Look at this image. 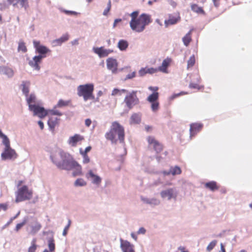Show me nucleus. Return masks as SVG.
Here are the masks:
<instances>
[{
	"mask_svg": "<svg viewBox=\"0 0 252 252\" xmlns=\"http://www.w3.org/2000/svg\"><path fill=\"white\" fill-rule=\"evenodd\" d=\"M71 220H68V224L65 227V228H64L63 229V236H66L67 233V232H68V230L70 226V225H71Z\"/></svg>",
	"mask_w": 252,
	"mask_h": 252,
	"instance_id": "obj_47",
	"label": "nucleus"
},
{
	"mask_svg": "<svg viewBox=\"0 0 252 252\" xmlns=\"http://www.w3.org/2000/svg\"><path fill=\"white\" fill-rule=\"evenodd\" d=\"M37 249V245L36 244V240L33 239L32 241L31 246L28 249V252H35Z\"/></svg>",
	"mask_w": 252,
	"mask_h": 252,
	"instance_id": "obj_41",
	"label": "nucleus"
},
{
	"mask_svg": "<svg viewBox=\"0 0 252 252\" xmlns=\"http://www.w3.org/2000/svg\"><path fill=\"white\" fill-rule=\"evenodd\" d=\"M83 140H84V138L83 136L78 134H75L69 138L68 143L71 146L75 147L78 143Z\"/></svg>",
	"mask_w": 252,
	"mask_h": 252,
	"instance_id": "obj_18",
	"label": "nucleus"
},
{
	"mask_svg": "<svg viewBox=\"0 0 252 252\" xmlns=\"http://www.w3.org/2000/svg\"><path fill=\"white\" fill-rule=\"evenodd\" d=\"M168 17V19L165 20L164 21L165 27H168L170 25H175L181 20V17L179 14H178L175 16L170 14Z\"/></svg>",
	"mask_w": 252,
	"mask_h": 252,
	"instance_id": "obj_16",
	"label": "nucleus"
},
{
	"mask_svg": "<svg viewBox=\"0 0 252 252\" xmlns=\"http://www.w3.org/2000/svg\"><path fill=\"white\" fill-rule=\"evenodd\" d=\"M41 224L39 222H36L35 226L32 227V229L35 231H38L41 228Z\"/></svg>",
	"mask_w": 252,
	"mask_h": 252,
	"instance_id": "obj_53",
	"label": "nucleus"
},
{
	"mask_svg": "<svg viewBox=\"0 0 252 252\" xmlns=\"http://www.w3.org/2000/svg\"><path fill=\"white\" fill-rule=\"evenodd\" d=\"M189 87L191 89H195L200 90L201 89L200 86L197 83H191L189 84Z\"/></svg>",
	"mask_w": 252,
	"mask_h": 252,
	"instance_id": "obj_51",
	"label": "nucleus"
},
{
	"mask_svg": "<svg viewBox=\"0 0 252 252\" xmlns=\"http://www.w3.org/2000/svg\"><path fill=\"white\" fill-rule=\"evenodd\" d=\"M105 137L112 144H116L118 141L125 143V128L119 123L115 121L112 123L110 129L105 134Z\"/></svg>",
	"mask_w": 252,
	"mask_h": 252,
	"instance_id": "obj_2",
	"label": "nucleus"
},
{
	"mask_svg": "<svg viewBox=\"0 0 252 252\" xmlns=\"http://www.w3.org/2000/svg\"><path fill=\"white\" fill-rule=\"evenodd\" d=\"M18 50L19 51H22L23 53L27 52V49L25 44L23 42H20L18 45Z\"/></svg>",
	"mask_w": 252,
	"mask_h": 252,
	"instance_id": "obj_43",
	"label": "nucleus"
},
{
	"mask_svg": "<svg viewBox=\"0 0 252 252\" xmlns=\"http://www.w3.org/2000/svg\"><path fill=\"white\" fill-rule=\"evenodd\" d=\"M148 89L149 90L153 91V93H158V87L150 86V87H149Z\"/></svg>",
	"mask_w": 252,
	"mask_h": 252,
	"instance_id": "obj_54",
	"label": "nucleus"
},
{
	"mask_svg": "<svg viewBox=\"0 0 252 252\" xmlns=\"http://www.w3.org/2000/svg\"><path fill=\"white\" fill-rule=\"evenodd\" d=\"M71 101L70 100H64L63 99H60L55 106V108L57 107H63L68 106L70 104Z\"/></svg>",
	"mask_w": 252,
	"mask_h": 252,
	"instance_id": "obj_33",
	"label": "nucleus"
},
{
	"mask_svg": "<svg viewBox=\"0 0 252 252\" xmlns=\"http://www.w3.org/2000/svg\"><path fill=\"white\" fill-rule=\"evenodd\" d=\"M181 168L178 166L172 167L170 169L171 174L173 175H179L181 173Z\"/></svg>",
	"mask_w": 252,
	"mask_h": 252,
	"instance_id": "obj_39",
	"label": "nucleus"
},
{
	"mask_svg": "<svg viewBox=\"0 0 252 252\" xmlns=\"http://www.w3.org/2000/svg\"><path fill=\"white\" fill-rule=\"evenodd\" d=\"M160 195L163 198H167L170 200L172 198H175L177 196V192L174 189H168L162 191Z\"/></svg>",
	"mask_w": 252,
	"mask_h": 252,
	"instance_id": "obj_12",
	"label": "nucleus"
},
{
	"mask_svg": "<svg viewBox=\"0 0 252 252\" xmlns=\"http://www.w3.org/2000/svg\"><path fill=\"white\" fill-rule=\"evenodd\" d=\"M157 72H158L157 68L144 67L141 68L139 70L138 73L140 76H144L147 73L152 74Z\"/></svg>",
	"mask_w": 252,
	"mask_h": 252,
	"instance_id": "obj_24",
	"label": "nucleus"
},
{
	"mask_svg": "<svg viewBox=\"0 0 252 252\" xmlns=\"http://www.w3.org/2000/svg\"><path fill=\"white\" fill-rule=\"evenodd\" d=\"M147 140L149 147H151L158 154L162 151L163 149V145L157 140L155 137L149 136L147 138Z\"/></svg>",
	"mask_w": 252,
	"mask_h": 252,
	"instance_id": "obj_8",
	"label": "nucleus"
},
{
	"mask_svg": "<svg viewBox=\"0 0 252 252\" xmlns=\"http://www.w3.org/2000/svg\"><path fill=\"white\" fill-rule=\"evenodd\" d=\"M107 68L111 70L113 73L117 72L118 63L116 59L109 58L106 60Z\"/></svg>",
	"mask_w": 252,
	"mask_h": 252,
	"instance_id": "obj_11",
	"label": "nucleus"
},
{
	"mask_svg": "<svg viewBox=\"0 0 252 252\" xmlns=\"http://www.w3.org/2000/svg\"><path fill=\"white\" fill-rule=\"evenodd\" d=\"M136 94V91H132L127 94L125 98L124 102L129 109H131L134 105L139 103V99L137 96Z\"/></svg>",
	"mask_w": 252,
	"mask_h": 252,
	"instance_id": "obj_7",
	"label": "nucleus"
},
{
	"mask_svg": "<svg viewBox=\"0 0 252 252\" xmlns=\"http://www.w3.org/2000/svg\"><path fill=\"white\" fill-rule=\"evenodd\" d=\"M0 137L2 139L3 144L9 141L8 137L2 132V131L0 129Z\"/></svg>",
	"mask_w": 252,
	"mask_h": 252,
	"instance_id": "obj_48",
	"label": "nucleus"
},
{
	"mask_svg": "<svg viewBox=\"0 0 252 252\" xmlns=\"http://www.w3.org/2000/svg\"><path fill=\"white\" fill-rule=\"evenodd\" d=\"M5 148L3 152L1 154L2 160L15 159L17 157V154L15 151L10 147V141L3 143Z\"/></svg>",
	"mask_w": 252,
	"mask_h": 252,
	"instance_id": "obj_6",
	"label": "nucleus"
},
{
	"mask_svg": "<svg viewBox=\"0 0 252 252\" xmlns=\"http://www.w3.org/2000/svg\"><path fill=\"white\" fill-rule=\"evenodd\" d=\"M220 252H226L224 246L222 243L220 244Z\"/></svg>",
	"mask_w": 252,
	"mask_h": 252,
	"instance_id": "obj_62",
	"label": "nucleus"
},
{
	"mask_svg": "<svg viewBox=\"0 0 252 252\" xmlns=\"http://www.w3.org/2000/svg\"><path fill=\"white\" fill-rule=\"evenodd\" d=\"M158 97L159 93H155L151 94L147 98V101L151 103V109L154 112L157 111L159 109Z\"/></svg>",
	"mask_w": 252,
	"mask_h": 252,
	"instance_id": "obj_9",
	"label": "nucleus"
},
{
	"mask_svg": "<svg viewBox=\"0 0 252 252\" xmlns=\"http://www.w3.org/2000/svg\"><path fill=\"white\" fill-rule=\"evenodd\" d=\"M191 10L198 14L205 15V12L202 7L199 6L196 3H191L190 4Z\"/></svg>",
	"mask_w": 252,
	"mask_h": 252,
	"instance_id": "obj_27",
	"label": "nucleus"
},
{
	"mask_svg": "<svg viewBox=\"0 0 252 252\" xmlns=\"http://www.w3.org/2000/svg\"><path fill=\"white\" fill-rule=\"evenodd\" d=\"M172 62V59L170 58L167 57L165 59L160 66H159L158 68H157L158 71H160L161 72L164 73H168V71L167 70V68L171 64Z\"/></svg>",
	"mask_w": 252,
	"mask_h": 252,
	"instance_id": "obj_14",
	"label": "nucleus"
},
{
	"mask_svg": "<svg viewBox=\"0 0 252 252\" xmlns=\"http://www.w3.org/2000/svg\"><path fill=\"white\" fill-rule=\"evenodd\" d=\"M136 72L133 71L126 76V79H130L135 77Z\"/></svg>",
	"mask_w": 252,
	"mask_h": 252,
	"instance_id": "obj_52",
	"label": "nucleus"
},
{
	"mask_svg": "<svg viewBox=\"0 0 252 252\" xmlns=\"http://www.w3.org/2000/svg\"><path fill=\"white\" fill-rule=\"evenodd\" d=\"M0 74H4L8 78L14 76V71L12 68L6 66H0Z\"/></svg>",
	"mask_w": 252,
	"mask_h": 252,
	"instance_id": "obj_22",
	"label": "nucleus"
},
{
	"mask_svg": "<svg viewBox=\"0 0 252 252\" xmlns=\"http://www.w3.org/2000/svg\"><path fill=\"white\" fill-rule=\"evenodd\" d=\"M48 247L51 252H53L55 250V245L53 239H51L48 241Z\"/></svg>",
	"mask_w": 252,
	"mask_h": 252,
	"instance_id": "obj_44",
	"label": "nucleus"
},
{
	"mask_svg": "<svg viewBox=\"0 0 252 252\" xmlns=\"http://www.w3.org/2000/svg\"><path fill=\"white\" fill-rule=\"evenodd\" d=\"M60 119L51 116L48 121V125L52 132L54 131L55 126L59 125Z\"/></svg>",
	"mask_w": 252,
	"mask_h": 252,
	"instance_id": "obj_25",
	"label": "nucleus"
},
{
	"mask_svg": "<svg viewBox=\"0 0 252 252\" xmlns=\"http://www.w3.org/2000/svg\"><path fill=\"white\" fill-rule=\"evenodd\" d=\"M111 8V2L110 0H109L108 4H107V8L104 10L103 14L104 16H107Z\"/></svg>",
	"mask_w": 252,
	"mask_h": 252,
	"instance_id": "obj_46",
	"label": "nucleus"
},
{
	"mask_svg": "<svg viewBox=\"0 0 252 252\" xmlns=\"http://www.w3.org/2000/svg\"><path fill=\"white\" fill-rule=\"evenodd\" d=\"M69 38V36L67 34L63 35L60 38L57 39L53 41V43L55 46L60 45L62 43L67 41Z\"/></svg>",
	"mask_w": 252,
	"mask_h": 252,
	"instance_id": "obj_30",
	"label": "nucleus"
},
{
	"mask_svg": "<svg viewBox=\"0 0 252 252\" xmlns=\"http://www.w3.org/2000/svg\"><path fill=\"white\" fill-rule=\"evenodd\" d=\"M38 124L40 128L41 129H43L44 128V124L41 121H39L38 122Z\"/></svg>",
	"mask_w": 252,
	"mask_h": 252,
	"instance_id": "obj_61",
	"label": "nucleus"
},
{
	"mask_svg": "<svg viewBox=\"0 0 252 252\" xmlns=\"http://www.w3.org/2000/svg\"><path fill=\"white\" fill-rule=\"evenodd\" d=\"M205 187L213 191L219 189V186L218 185L217 182L215 181H211L206 183L205 184Z\"/></svg>",
	"mask_w": 252,
	"mask_h": 252,
	"instance_id": "obj_28",
	"label": "nucleus"
},
{
	"mask_svg": "<svg viewBox=\"0 0 252 252\" xmlns=\"http://www.w3.org/2000/svg\"><path fill=\"white\" fill-rule=\"evenodd\" d=\"M220 0H213V1L214 2V5L218 7L220 5Z\"/></svg>",
	"mask_w": 252,
	"mask_h": 252,
	"instance_id": "obj_60",
	"label": "nucleus"
},
{
	"mask_svg": "<svg viewBox=\"0 0 252 252\" xmlns=\"http://www.w3.org/2000/svg\"><path fill=\"white\" fill-rule=\"evenodd\" d=\"M92 124V121L90 119H87L85 120V125L86 126L89 127Z\"/></svg>",
	"mask_w": 252,
	"mask_h": 252,
	"instance_id": "obj_58",
	"label": "nucleus"
},
{
	"mask_svg": "<svg viewBox=\"0 0 252 252\" xmlns=\"http://www.w3.org/2000/svg\"><path fill=\"white\" fill-rule=\"evenodd\" d=\"M127 91L125 89L119 90L114 89L112 92V95H121L123 94L127 93Z\"/></svg>",
	"mask_w": 252,
	"mask_h": 252,
	"instance_id": "obj_38",
	"label": "nucleus"
},
{
	"mask_svg": "<svg viewBox=\"0 0 252 252\" xmlns=\"http://www.w3.org/2000/svg\"><path fill=\"white\" fill-rule=\"evenodd\" d=\"M30 110L33 112L34 115H36L40 118H43L48 115V110H45L43 107L38 105L30 106Z\"/></svg>",
	"mask_w": 252,
	"mask_h": 252,
	"instance_id": "obj_10",
	"label": "nucleus"
},
{
	"mask_svg": "<svg viewBox=\"0 0 252 252\" xmlns=\"http://www.w3.org/2000/svg\"><path fill=\"white\" fill-rule=\"evenodd\" d=\"M86 176L88 179L91 178L92 183L94 184L99 185L101 182V178L94 174L92 170L89 171Z\"/></svg>",
	"mask_w": 252,
	"mask_h": 252,
	"instance_id": "obj_21",
	"label": "nucleus"
},
{
	"mask_svg": "<svg viewBox=\"0 0 252 252\" xmlns=\"http://www.w3.org/2000/svg\"><path fill=\"white\" fill-rule=\"evenodd\" d=\"M138 11H135L130 14L131 20L129 22L130 28L137 32H142L146 27L152 22L151 16L147 14L143 13L139 16Z\"/></svg>",
	"mask_w": 252,
	"mask_h": 252,
	"instance_id": "obj_1",
	"label": "nucleus"
},
{
	"mask_svg": "<svg viewBox=\"0 0 252 252\" xmlns=\"http://www.w3.org/2000/svg\"><path fill=\"white\" fill-rule=\"evenodd\" d=\"M217 243V241L216 240L212 241L211 242L209 243V244L208 245L207 247V250L208 252H210L212 251L214 248L215 247Z\"/></svg>",
	"mask_w": 252,
	"mask_h": 252,
	"instance_id": "obj_45",
	"label": "nucleus"
},
{
	"mask_svg": "<svg viewBox=\"0 0 252 252\" xmlns=\"http://www.w3.org/2000/svg\"><path fill=\"white\" fill-rule=\"evenodd\" d=\"M70 155L62 150H59L51 156L52 161L58 168L61 169L70 170L72 169V163L75 162Z\"/></svg>",
	"mask_w": 252,
	"mask_h": 252,
	"instance_id": "obj_3",
	"label": "nucleus"
},
{
	"mask_svg": "<svg viewBox=\"0 0 252 252\" xmlns=\"http://www.w3.org/2000/svg\"><path fill=\"white\" fill-rule=\"evenodd\" d=\"M94 85L93 84L81 85L77 87V94L79 96H82L85 101L93 99L94 98Z\"/></svg>",
	"mask_w": 252,
	"mask_h": 252,
	"instance_id": "obj_4",
	"label": "nucleus"
},
{
	"mask_svg": "<svg viewBox=\"0 0 252 252\" xmlns=\"http://www.w3.org/2000/svg\"><path fill=\"white\" fill-rule=\"evenodd\" d=\"M195 62V59L194 55H192L189 58V60L188 61V68L192 67L194 65Z\"/></svg>",
	"mask_w": 252,
	"mask_h": 252,
	"instance_id": "obj_42",
	"label": "nucleus"
},
{
	"mask_svg": "<svg viewBox=\"0 0 252 252\" xmlns=\"http://www.w3.org/2000/svg\"><path fill=\"white\" fill-rule=\"evenodd\" d=\"M79 153L83 158V163L87 164V163H88L89 162H90V158L89 157L88 154H85V153H83V149L82 148H80Z\"/></svg>",
	"mask_w": 252,
	"mask_h": 252,
	"instance_id": "obj_36",
	"label": "nucleus"
},
{
	"mask_svg": "<svg viewBox=\"0 0 252 252\" xmlns=\"http://www.w3.org/2000/svg\"><path fill=\"white\" fill-rule=\"evenodd\" d=\"M26 220H24L21 223H18L16 226L15 230L16 231H19L26 223Z\"/></svg>",
	"mask_w": 252,
	"mask_h": 252,
	"instance_id": "obj_49",
	"label": "nucleus"
},
{
	"mask_svg": "<svg viewBox=\"0 0 252 252\" xmlns=\"http://www.w3.org/2000/svg\"><path fill=\"white\" fill-rule=\"evenodd\" d=\"M128 42L125 39H121L118 43V47L121 51H125L128 48Z\"/></svg>",
	"mask_w": 252,
	"mask_h": 252,
	"instance_id": "obj_29",
	"label": "nucleus"
},
{
	"mask_svg": "<svg viewBox=\"0 0 252 252\" xmlns=\"http://www.w3.org/2000/svg\"><path fill=\"white\" fill-rule=\"evenodd\" d=\"M92 149V147L89 146L86 148L85 150L83 149V153L88 154Z\"/></svg>",
	"mask_w": 252,
	"mask_h": 252,
	"instance_id": "obj_59",
	"label": "nucleus"
},
{
	"mask_svg": "<svg viewBox=\"0 0 252 252\" xmlns=\"http://www.w3.org/2000/svg\"><path fill=\"white\" fill-rule=\"evenodd\" d=\"M146 233V229L144 227H141L137 231L138 234H144Z\"/></svg>",
	"mask_w": 252,
	"mask_h": 252,
	"instance_id": "obj_55",
	"label": "nucleus"
},
{
	"mask_svg": "<svg viewBox=\"0 0 252 252\" xmlns=\"http://www.w3.org/2000/svg\"><path fill=\"white\" fill-rule=\"evenodd\" d=\"M203 125L199 123H193L190 125V137L194 136L197 132L202 128Z\"/></svg>",
	"mask_w": 252,
	"mask_h": 252,
	"instance_id": "obj_20",
	"label": "nucleus"
},
{
	"mask_svg": "<svg viewBox=\"0 0 252 252\" xmlns=\"http://www.w3.org/2000/svg\"><path fill=\"white\" fill-rule=\"evenodd\" d=\"M33 45L36 51L40 54H44L50 51L46 47L40 45L38 41H33Z\"/></svg>",
	"mask_w": 252,
	"mask_h": 252,
	"instance_id": "obj_23",
	"label": "nucleus"
},
{
	"mask_svg": "<svg viewBox=\"0 0 252 252\" xmlns=\"http://www.w3.org/2000/svg\"><path fill=\"white\" fill-rule=\"evenodd\" d=\"M188 93L187 92H181L179 94H174L173 96H172V98H175L176 97H177L180 95H183V94H187Z\"/></svg>",
	"mask_w": 252,
	"mask_h": 252,
	"instance_id": "obj_57",
	"label": "nucleus"
},
{
	"mask_svg": "<svg viewBox=\"0 0 252 252\" xmlns=\"http://www.w3.org/2000/svg\"><path fill=\"white\" fill-rule=\"evenodd\" d=\"M191 31L190 30L183 38V41L186 46H188L191 40Z\"/></svg>",
	"mask_w": 252,
	"mask_h": 252,
	"instance_id": "obj_32",
	"label": "nucleus"
},
{
	"mask_svg": "<svg viewBox=\"0 0 252 252\" xmlns=\"http://www.w3.org/2000/svg\"><path fill=\"white\" fill-rule=\"evenodd\" d=\"M121 21H122V20L121 19H115V21H114V24H113V27H115L116 26L118 22H121Z\"/></svg>",
	"mask_w": 252,
	"mask_h": 252,
	"instance_id": "obj_63",
	"label": "nucleus"
},
{
	"mask_svg": "<svg viewBox=\"0 0 252 252\" xmlns=\"http://www.w3.org/2000/svg\"><path fill=\"white\" fill-rule=\"evenodd\" d=\"M87 185L86 182L82 178H79L77 179L74 185L75 186L78 187V186H85Z\"/></svg>",
	"mask_w": 252,
	"mask_h": 252,
	"instance_id": "obj_40",
	"label": "nucleus"
},
{
	"mask_svg": "<svg viewBox=\"0 0 252 252\" xmlns=\"http://www.w3.org/2000/svg\"><path fill=\"white\" fill-rule=\"evenodd\" d=\"M57 108H55V106L54 107L53 109H50L48 110V115L50 116H54L57 115L59 116H62L63 114L60 111L56 109Z\"/></svg>",
	"mask_w": 252,
	"mask_h": 252,
	"instance_id": "obj_37",
	"label": "nucleus"
},
{
	"mask_svg": "<svg viewBox=\"0 0 252 252\" xmlns=\"http://www.w3.org/2000/svg\"><path fill=\"white\" fill-rule=\"evenodd\" d=\"M33 192L32 189H29L28 186L24 185L19 187L16 192L15 202L18 203L32 198Z\"/></svg>",
	"mask_w": 252,
	"mask_h": 252,
	"instance_id": "obj_5",
	"label": "nucleus"
},
{
	"mask_svg": "<svg viewBox=\"0 0 252 252\" xmlns=\"http://www.w3.org/2000/svg\"><path fill=\"white\" fill-rule=\"evenodd\" d=\"M63 12L66 14H70V15H77V13L75 11H69V10H64Z\"/></svg>",
	"mask_w": 252,
	"mask_h": 252,
	"instance_id": "obj_56",
	"label": "nucleus"
},
{
	"mask_svg": "<svg viewBox=\"0 0 252 252\" xmlns=\"http://www.w3.org/2000/svg\"><path fill=\"white\" fill-rule=\"evenodd\" d=\"M36 100V97L33 94H31L27 98V101L29 105V109H30V106H35V104H32V103H34L35 102Z\"/></svg>",
	"mask_w": 252,
	"mask_h": 252,
	"instance_id": "obj_35",
	"label": "nucleus"
},
{
	"mask_svg": "<svg viewBox=\"0 0 252 252\" xmlns=\"http://www.w3.org/2000/svg\"><path fill=\"white\" fill-rule=\"evenodd\" d=\"M160 201L159 200L156 198H152L150 200L149 204L154 205H158L159 204Z\"/></svg>",
	"mask_w": 252,
	"mask_h": 252,
	"instance_id": "obj_50",
	"label": "nucleus"
},
{
	"mask_svg": "<svg viewBox=\"0 0 252 252\" xmlns=\"http://www.w3.org/2000/svg\"><path fill=\"white\" fill-rule=\"evenodd\" d=\"M43 57H44V56L41 55L35 56L32 60L29 62V65L35 69L39 70L40 68L39 64L41 62V60Z\"/></svg>",
	"mask_w": 252,
	"mask_h": 252,
	"instance_id": "obj_17",
	"label": "nucleus"
},
{
	"mask_svg": "<svg viewBox=\"0 0 252 252\" xmlns=\"http://www.w3.org/2000/svg\"><path fill=\"white\" fill-rule=\"evenodd\" d=\"M9 4H12L14 7H18L19 5L21 7L27 9L29 7L28 0H7Z\"/></svg>",
	"mask_w": 252,
	"mask_h": 252,
	"instance_id": "obj_15",
	"label": "nucleus"
},
{
	"mask_svg": "<svg viewBox=\"0 0 252 252\" xmlns=\"http://www.w3.org/2000/svg\"><path fill=\"white\" fill-rule=\"evenodd\" d=\"M179 250L181 251V252H189L188 251H186L185 248L184 247H180L179 248Z\"/></svg>",
	"mask_w": 252,
	"mask_h": 252,
	"instance_id": "obj_64",
	"label": "nucleus"
},
{
	"mask_svg": "<svg viewBox=\"0 0 252 252\" xmlns=\"http://www.w3.org/2000/svg\"><path fill=\"white\" fill-rule=\"evenodd\" d=\"M141 117L137 114H133L130 117V123L131 124H136L140 122Z\"/></svg>",
	"mask_w": 252,
	"mask_h": 252,
	"instance_id": "obj_31",
	"label": "nucleus"
},
{
	"mask_svg": "<svg viewBox=\"0 0 252 252\" xmlns=\"http://www.w3.org/2000/svg\"><path fill=\"white\" fill-rule=\"evenodd\" d=\"M120 247L123 252H135L134 246L126 240L120 239Z\"/></svg>",
	"mask_w": 252,
	"mask_h": 252,
	"instance_id": "obj_13",
	"label": "nucleus"
},
{
	"mask_svg": "<svg viewBox=\"0 0 252 252\" xmlns=\"http://www.w3.org/2000/svg\"><path fill=\"white\" fill-rule=\"evenodd\" d=\"M30 84V83L27 81H23L22 84V91L27 96H28V94L29 93Z\"/></svg>",
	"mask_w": 252,
	"mask_h": 252,
	"instance_id": "obj_34",
	"label": "nucleus"
},
{
	"mask_svg": "<svg viewBox=\"0 0 252 252\" xmlns=\"http://www.w3.org/2000/svg\"><path fill=\"white\" fill-rule=\"evenodd\" d=\"M94 51L100 58L107 56L110 53L113 52V50L105 49L103 47L94 48Z\"/></svg>",
	"mask_w": 252,
	"mask_h": 252,
	"instance_id": "obj_19",
	"label": "nucleus"
},
{
	"mask_svg": "<svg viewBox=\"0 0 252 252\" xmlns=\"http://www.w3.org/2000/svg\"><path fill=\"white\" fill-rule=\"evenodd\" d=\"M72 169L74 171L72 173L73 176H80L82 175V166L76 161L73 162L72 164Z\"/></svg>",
	"mask_w": 252,
	"mask_h": 252,
	"instance_id": "obj_26",
	"label": "nucleus"
}]
</instances>
